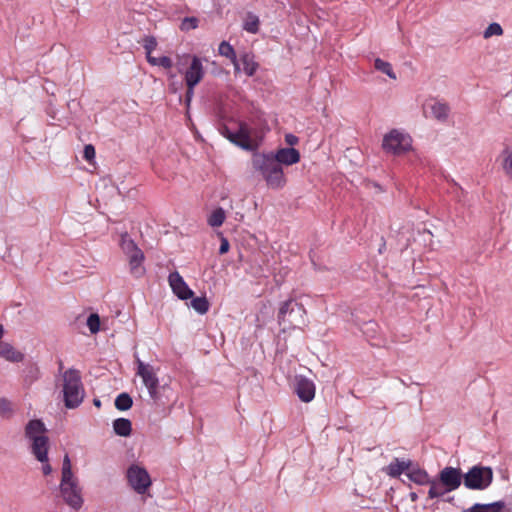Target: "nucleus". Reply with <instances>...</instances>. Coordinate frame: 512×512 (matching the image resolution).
<instances>
[{
    "label": "nucleus",
    "mask_w": 512,
    "mask_h": 512,
    "mask_svg": "<svg viewBox=\"0 0 512 512\" xmlns=\"http://www.w3.org/2000/svg\"><path fill=\"white\" fill-rule=\"evenodd\" d=\"M13 414L12 403L6 398H0V415L5 418Z\"/></svg>",
    "instance_id": "36"
},
{
    "label": "nucleus",
    "mask_w": 512,
    "mask_h": 512,
    "mask_svg": "<svg viewBox=\"0 0 512 512\" xmlns=\"http://www.w3.org/2000/svg\"><path fill=\"white\" fill-rule=\"evenodd\" d=\"M191 306L199 314L208 312L210 304L206 297H195L191 300Z\"/></svg>",
    "instance_id": "29"
},
{
    "label": "nucleus",
    "mask_w": 512,
    "mask_h": 512,
    "mask_svg": "<svg viewBox=\"0 0 512 512\" xmlns=\"http://www.w3.org/2000/svg\"><path fill=\"white\" fill-rule=\"evenodd\" d=\"M306 310L303 304L297 302L295 299L290 298L283 301L279 307L277 321L283 330L295 329L304 326L306 323Z\"/></svg>",
    "instance_id": "5"
},
{
    "label": "nucleus",
    "mask_w": 512,
    "mask_h": 512,
    "mask_svg": "<svg viewBox=\"0 0 512 512\" xmlns=\"http://www.w3.org/2000/svg\"><path fill=\"white\" fill-rule=\"evenodd\" d=\"M202 61L198 56H192L190 66L185 71V83L198 85L204 77Z\"/></svg>",
    "instance_id": "14"
},
{
    "label": "nucleus",
    "mask_w": 512,
    "mask_h": 512,
    "mask_svg": "<svg viewBox=\"0 0 512 512\" xmlns=\"http://www.w3.org/2000/svg\"><path fill=\"white\" fill-rule=\"evenodd\" d=\"M225 220V211L219 207L215 209L208 218V224L212 227H219Z\"/></svg>",
    "instance_id": "30"
},
{
    "label": "nucleus",
    "mask_w": 512,
    "mask_h": 512,
    "mask_svg": "<svg viewBox=\"0 0 512 512\" xmlns=\"http://www.w3.org/2000/svg\"><path fill=\"white\" fill-rule=\"evenodd\" d=\"M423 233H427V234L431 235L430 230H427V229H424Z\"/></svg>",
    "instance_id": "49"
},
{
    "label": "nucleus",
    "mask_w": 512,
    "mask_h": 512,
    "mask_svg": "<svg viewBox=\"0 0 512 512\" xmlns=\"http://www.w3.org/2000/svg\"><path fill=\"white\" fill-rule=\"evenodd\" d=\"M493 478L494 472L490 466L478 464L463 473V484L470 490H485L491 485Z\"/></svg>",
    "instance_id": "6"
},
{
    "label": "nucleus",
    "mask_w": 512,
    "mask_h": 512,
    "mask_svg": "<svg viewBox=\"0 0 512 512\" xmlns=\"http://www.w3.org/2000/svg\"><path fill=\"white\" fill-rule=\"evenodd\" d=\"M83 157L88 162L95 158V148L92 144L85 145L83 150Z\"/></svg>",
    "instance_id": "38"
},
{
    "label": "nucleus",
    "mask_w": 512,
    "mask_h": 512,
    "mask_svg": "<svg viewBox=\"0 0 512 512\" xmlns=\"http://www.w3.org/2000/svg\"><path fill=\"white\" fill-rule=\"evenodd\" d=\"M120 246L127 257L131 256L132 254H138L142 252V250L136 245L134 240H132L127 233L121 235Z\"/></svg>",
    "instance_id": "23"
},
{
    "label": "nucleus",
    "mask_w": 512,
    "mask_h": 512,
    "mask_svg": "<svg viewBox=\"0 0 512 512\" xmlns=\"http://www.w3.org/2000/svg\"><path fill=\"white\" fill-rule=\"evenodd\" d=\"M135 363L137 365L136 374L142 378L144 385L148 389L150 397L154 401H157L159 399V379L154 371V368L149 364H145L139 358H136Z\"/></svg>",
    "instance_id": "11"
},
{
    "label": "nucleus",
    "mask_w": 512,
    "mask_h": 512,
    "mask_svg": "<svg viewBox=\"0 0 512 512\" xmlns=\"http://www.w3.org/2000/svg\"><path fill=\"white\" fill-rule=\"evenodd\" d=\"M396 240L399 250L404 252L410 248L412 241H415L414 230L410 227H402L397 233Z\"/></svg>",
    "instance_id": "19"
},
{
    "label": "nucleus",
    "mask_w": 512,
    "mask_h": 512,
    "mask_svg": "<svg viewBox=\"0 0 512 512\" xmlns=\"http://www.w3.org/2000/svg\"><path fill=\"white\" fill-rule=\"evenodd\" d=\"M229 248H230L229 241L226 238L222 237L220 247H219V254L220 255L226 254L229 251Z\"/></svg>",
    "instance_id": "41"
},
{
    "label": "nucleus",
    "mask_w": 512,
    "mask_h": 512,
    "mask_svg": "<svg viewBox=\"0 0 512 512\" xmlns=\"http://www.w3.org/2000/svg\"><path fill=\"white\" fill-rule=\"evenodd\" d=\"M72 478H75V477L72 472L71 461H70L68 454H65V456L63 458V463H62L61 480H63V482H66L67 480H72Z\"/></svg>",
    "instance_id": "32"
},
{
    "label": "nucleus",
    "mask_w": 512,
    "mask_h": 512,
    "mask_svg": "<svg viewBox=\"0 0 512 512\" xmlns=\"http://www.w3.org/2000/svg\"><path fill=\"white\" fill-rule=\"evenodd\" d=\"M43 464L42 471L44 475H49L52 472L51 465L47 462H41Z\"/></svg>",
    "instance_id": "43"
},
{
    "label": "nucleus",
    "mask_w": 512,
    "mask_h": 512,
    "mask_svg": "<svg viewBox=\"0 0 512 512\" xmlns=\"http://www.w3.org/2000/svg\"><path fill=\"white\" fill-rule=\"evenodd\" d=\"M146 58H147V61L149 64H151L153 66H158V63H157L158 58L151 56V54L150 55L146 54Z\"/></svg>",
    "instance_id": "44"
},
{
    "label": "nucleus",
    "mask_w": 512,
    "mask_h": 512,
    "mask_svg": "<svg viewBox=\"0 0 512 512\" xmlns=\"http://www.w3.org/2000/svg\"><path fill=\"white\" fill-rule=\"evenodd\" d=\"M504 159L502 168L507 177L512 181V150L505 148L503 150Z\"/></svg>",
    "instance_id": "31"
},
{
    "label": "nucleus",
    "mask_w": 512,
    "mask_h": 512,
    "mask_svg": "<svg viewBox=\"0 0 512 512\" xmlns=\"http://www.w3.org/2000/svg\"><path fill=\"white\" fill-rule=\"evenodd\" d=\"M114 433L121 437H128L132 433V423L127 418H117L113 421Z\"/></svg>",
    "instance_id": "22"
},
{
    "label": "nucleus",
    "mask_w": 512,
    "mask_h": 512,
    "mask_svg": "<svg viewBox=\"0 0 512 512\" xmlns=\"http://www.w3.org/2000/svg\"><path fill=\"white\" fill-rule=\"evenodd\" d=\"M218 52L221 56H224L232 61L236 72L240 71V64L232 45H230L227 41H222L219 45Z\"/></svg>",
    "instance_id": "21"
},
{
    "label": "nucleus",
    "mask_w": 512,
    "mask_h": 512,
    "mask_svg": "<svg viewBox=\"0 0 512 512\" xmlns=\"http://www.w3.org/2000/svg\"><path fill=\"white\" fill-rule=\"evenodd\" d=\"M114 404L119 411H127L132 407L133 399L128 393L123 392L116 397Z\"/></svg>",
    "instance_id": "27"
},
{
    "label": "nucleus",
    "mask_w": 512,
    "mask_h": 512,
    "mask_svg": "<svg viewBox=\"0 0 512 512\" xmlns=\"http://www.w3.org/2000/svg\"><path fill=\"white\" fill-rule=\"evenodd\" d=\"M86 324L91 332V334H96L100 331V317L97 313H91L86 321Z\"/></svg>",
    "instance_id": "34"
},
{
    "label": "nucleus",
    "mask_w": 512,
    "mask_h": 512,
    "mask_svg": "<svg viewBox=\"0 0 512 512\" xmlns=\"http://www.w3.org/2000/svg\"><path fill=\"white\" fill-rule=\"evenodd\" d=\"M409 497H410V500H411L412 502H416V501H417V499H418V494H417L416 492H411V493L409 494Z\"/></svg>",
    "instance_id": "45"
},
{
    "label": "nucleus",
    "mask_w": 512,
    "mask_h": 512,
    "mask_svg": "<svg viewBox=\"0 0 512 512\" xmlns=\"http://www.w3.org/2000/svg\"><path fill=\"white\" fill-rule=\"evenodd\" d=\"M59 368L62 369L63 368V363L62 361H59Z\"/></svg>",
    "instance_id": "50"
},
{
    "label": "nucleus",
    "mask_w": 512,
    "mask_h": 512,
    "mask_svg": "<svg viewBox=\"0 0 512 512\" xmlns=\"http://www.w3.org/2000/svg\"><path fill=\"white\" fill-rule=\"evenodd\" d=\"M46 431L40 419L30 420L25 426V437L32 441L31 452L39 462L48 461L49 438L44 435Z\"/></svg>",
    "instance_id": "3"
},
{
    "label": "nucleus",
    "mask_w": 512,
    "mask_h": 512,
    "mask_svg": "<svg viewBox=\"0 0 512 512\" xmlns=\"http://www.w3.org/2000/svg\"><path fill=\"white\" fill-rule=\"evenodd\" d=\"M85 391L81 381L80 371L69 368L63 373L64 405L68 409L77 408L84 399Z\"/></svg>",
    "instance_id": "4"
},
{
    "label": "nucleus",
    "mask_w": 512,
    "mask_h": 512,
    "mask_svg": "<svg viewBox=\"0 0 512 512\" xmlns=\"http://www.w3.org/2000/svg\"><path fill=\"white\" fill-rule=\"evenodd\" d=\"M145 259L144 253L132 254L128 257L130 273L136 277H142L145 273L143 261Z\"/></svg>",
    "instance_id": "20"
},
{
    "label": "nucleus",
    "mask_w": 512,
    "mask_h": 512,
    "mask_svg": "<svg viewBox=\"0 0 512 512\" xmlns=\"http://www.w3.org/2000/svg\"><path fill=\"white\" fill-rule=\"evenodd\" d=\"M239 64L243 66V71L247 76H253L258 68V64L254 61L253 56L249 53H244L241 57Z\"/></svg>",
    "instance_id": "24"
},
{
    "label": "nucleus",
    "mask_w": 512,
    "mask_h": 512,
    "mask_svg": "<svg viewBox=\"0 0 512 512\" xmlns=\"http://www.w3.org/2000/svg\"><path fill=\"white\" fill-rule=\"evenodd\" d=\"M93 403H94V405H95V406H97V407H100V406H101V401H100L99 399H94V400H93Z\"/></svg>",
    "instance_id": "46"
},
{
    "label": "nucleus",
    "mask_w": 512,
    "mask_h": 512,
    "mask_svg": "<svg viewBox=\"0 0 512 512\" xmlns=\"http://www.w3.org/2000/svg\"><path fill=\"white\" fill-rule=\"evenodd\" d=\"M285 142L290 146L293 147L299 142V138L291 133H288L285 135Z\"/></svg>",
    "instance_id": "42"
},
{
    "label": "nucleus",
    "mask_w": 512,
    "mask_h": 512,
    "mask_svg": "<svg viewBox=\"0 0 512 512\" xmlns=\"http://www.w3.org/2000/svg\"><path fill=\"white\" fill-rule=\"evenodd\" d=\"M294 391L302 402L308 403L315 397V384L304 376H296Z\"/></svg>",
    "instance_id": "13"
},
{
    "label": "nucleus",
    "mask_w": 512,
    "mask_h": 512,
    "mask_svg": "<svg viewBox=\"0 0 512 512\" xmlns=\"http://www.w3.org/2000/svg\"><path fill=\"white\" fill-rule=\"evenodd\" d=\"M300 161V152L293 147L280 148L276 153H256L252 158L253 168L266 181L268 187L280 189L285 183L282 165H293Z\"/></svg>",
    "instance_id": "1"
},
{
    "label": "nucleus",
    "mask_w": 512,
    "mask_h": 512,
    "mask_svg": "<svg viewBox=\"0 0 512 512\" xmlns=\"http://www.w3.org/2000/svg\"><path fill=\"white\" fill-rule=\"evenodd\" d=\"M0 357L12 363H18L24 360V354L16 350L8 342H0Z\"/></svg>",
    "instance_id": "17"
},
{
    "label": "nucleus",
    "mask_w": 512,
    "mask_h": 512,
    "mask_svg": "<svg viewBox=\"0 0 512 512\" xmlns=\"http://www.w3.org/2000/svg\"><path fill=\"white\" fill-rule=\"evenodd\" d=\"M382 147L386 152L402 155L412 149V139L408 134L393 129L384 136Z\"/></svg>",
    "instance_id": "8"
},
{
    "label": "nucleus",
    "mask_w": 512,
    "mask_h": 512,
    "mask_svg": "<svg viewBox=\"0 0 512 512\" xmlns=\"http://www.w3.org/2000/svg\"><path fill=\"white\" fill-rule=\"evenodd\" d=\"M157 63H158V66H161V67H163L165 69H169L173 65L171 58L168 57V56L158 57Z\"/></svg>",
    "instance_id": "40"
},
{
    "label": "nucleus",
    "mask_w": 512,
    "mask_h": 512,
    "mask_svg": "<svg viewBox=\"0 0 512 512\" xmlns=\"http://www.w3.org/2000/svg\"><path fill=\"white\" fill-rule=\"evenodd\" d=\"M172 87H173L172 90L175 92L177 90V87L174 83L172 84Z\"/></svg>",
    "instance_id": "48"
},
{
    "label": "nucleus",
    "mask_w": 512,
    "mask_h": 512,
    "mask_svg": "<svg viewBox=\"0 0 512 512\" xmlns=\"http://www.w3.org/2000/svg\"><path fill=\"white\" fill-rule=\"evenodd\" d=\"M259 25V17L252 12H248L243 23V29L249 33L255 34L259 31Z\"/></svg>",
    "instance_id": "25"
},
{
    "label": "nucleus",
    "mask_w": 512,
    "mask_h": 512,
    "mask_svg": "<svg viewBox=\"0 0 512 512\" xmlns=\"http://www.w3.org/2000/svg\"><path fill=\"white\" fill-rule=\"evenodd\" d=\"M445 501L448 502V503H453L454 496L448 497L447 499H445Z\"/></svg>",
    "instance_id": "47"
},
{
    "label": "nucleus",
    "mask_w": 512,
    "mask_h": 512,
    "mask_svg": "<svg viewBox=\"0 0 512 512\" xmlns=\"http://www.w3.org/2000/svg\"><path fill=\"white\" fill-rule=\"evenodd\" d=\"M462 482V470L458 467L446 466L439 471L434 483L429 487L428 498H441L447 493L457 490Z\"/></svg>",
    "instance_id": "2"
},
{
    "label": "nucleus",
    "mask_w": 512,
    "mask_h": 512,
    "mask_svg": "<svg viewBox=\"0 0 512 512\" xmlns=\"http://www.w3.org/2000/svg\"><path fill=\"white\" fill-rule=\"evenodd\" d=\"M186 86H187V90H186V94H185V104H186L187 108H189L190 103L193 98V95H194V88L196 85H192L190 83V84H186Z\"/></svg>",
    "instance_id": "39"
},
{
    "label": "nucleus",
    "mask_w": 512,
    "mask_h": 512,
    "mask_svg": "<svg viewBox=\"0 0 512 512\" xmlns=\"http://www.w3.org/2000/svg\"><path fill=\"white\" fill-rule=\"evenodd\" d=\"M504 33L503 28L499 23L493 22L488 25V27L483 32V37L488 39L492 36H502Z\"/></svg>",
    "instance_id": "33"
},
{
    "label": "nucleus",
    "mask_w": 512,
    "mask_h": 512,
    "mask_svg": "<svg viewBox=\"0 0 512 512\" xmlns=\"http://www.w3.org/2000/svg\"><path fill=\"white\" fill-rule=\"evenodd\" d=\"M199 24V19L197 17H185L179 26L180 30L183 32H189L190 30L196 29Z\"/></svg>",
    "instance_id": "35"
},
{
    "label": "nucleus",
    "mask_w": 512,
    "mask_h": 512,
    "mask_svg": "<svg viewBox=\"0 0 512 512\" xmlns=\"http://www.w3.org/2000/svg\"><path fill=\"white\" fill-rule=\"evenodd\" d=\"M142 43H143V47L146 51V54H148V55H150L152 53V51L155 50V48L157 47V40L152 35H146L143 38Z\"/></svg>",
    "instance_id": "37"
},
{
    "label": "nucleus",
    "mask_w": 512,
    "mask_h": 512,
    "mask_svg": "<svg viewBox=\"0 0 512 512\" xmlns=\"http://www.w3.org/2000/svg\"><path fill=\"white\" fill-rule=\"evenodd\" d=\"M220 133L227 138L231 143L239 146L240 148L253 151L256 147L250 136V131L246 123L239 122L238 129L232 131L227 125L220 127Z\"/></svg>",
    "instance_id": "7"
},
{
    "label": "nucleus",
    "mask_w": 512,
    "mask_h": 512,
    "mask_svg": "<svg viewBox=\"0 0 512 512\" xmlns=\"http://www.w3.org/2000/svg\"><path fill=\"white\" fill-rule=\"evenodd\" d=\"M505 507L506 503L500 500L487 504L475 503L471 507L463 509L462 512H503Z\"/></svg>",
    "instance_id": "18"
},
{
    "label": "nucleus",
    "mask_w": 512,
    "mask_h": 512,
    "mask_svg": "<svg viewBox=\"0 0 512 512\" xmlns=\"http://www.w3.org/2000/svg\"><path fill=\"white\" fill-rule=\"evenodd\" d=\"M374 67L378 71H381L382 73L386 74L389 78H391L393 80H395L397 78L396 74L394 73V71L392 69L391 64L387 61L377 58V59H375Z\"/></svg>",
    "instance_id": "28"
},
{
    "label": "nucleus",
    "mask_w": 512,
    "mask_h": 512,
    "mask_svg": "<svg viewBox=\"0 0 512 512\" xmlns=\"http://www.w3.org/2000/svg\"><path fill=\"white\" fill-rule=\"evenodd\" d=\"M433 116L439 121H446L450 112V107L446 103L436 102L431 106Z\"/></svg>",
    "instance_id": "26"
},
{
    "label": "nucleus",
    "mask_w": 512,
    "mask_h": 512,
    "mask_svg": "<svg viewBox=\"0 0 512 512\" xmlns=\"http://www.w3.org/2000/svg\"><path fill=\"white\" fill-rule=\"evenodd\" d=\"M59 490L61 497L68 506L75 510H79L82 507L83 498L77 478H72V480H67L66 482L61 480Z\"/></svg>",
    "instance_id": "10"
},
{
    "label": "nucleus",
    "mask_w": 512,
    "mask_h": 512,
    "mask_svg": "<svg viewBox=\"0 0 512 512\" xmlns=\"http://www.w3.org/2000/svg\"><path fill=\"white\" fill-rule=\"evenodd\" d=\"M169 285L173 293L181 300H188L193 297L194 292L186 284L182 276L177 272H171L168 276Z\"/></svg>",
    "instance_id": "12"
},
{
    "label": "nucleus",
    "mask_w": 512,
    "mask_h": 512,
    "mask_svg": "<svg viewBox=\"0 0 512 512\" xmlns=\"http://www.w3.org/2000/svg\"><path fill=\"white\" fill-rule=\"evenodd\" d=\"M412 464V461L409 459L394 458L388 466L383 468V471L392 478H398L402 473H407Z\"/></svg>",
    "instance_id": "16"
},
{
    "label": "nucleus",
    "mask_w": 512,
    "mask_h": 512,
    "mask_svg": "<svg viewBox=\"0 0 512 512\" xmlns=\"http://www.w3.org/2000/svg\"><path fill=\"white\" fill-rule=\"evenodd\" d=\"M406 476L408 477V479L410 481H412L413 483H415L417 485H421V486L429 485L430 487L434 483V479H435V478H431L425 469L420 468L418 465H413V464H412L410 470L406 473Z\"/></svg>",
    "instance_id": "15"
},
{
    "label": "nucleus",
    "mask_w": 512,
    "mask_h": 512,
    "mask_svg": "<svg viewBox=\"0 0 512 512\" xmlns=\"http://www.w3.org/2000/svg\"><path fill=\"white\" fill-rule=\"evenodd\" d=\"M126 478L133 490L141 495L145 494L152 485L148 471L137 464H132L128 467Z\"/></svg>",
    "instance_id": "9"
}]
</instances>
